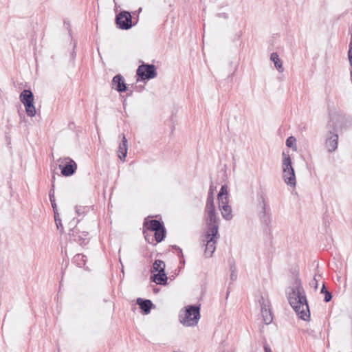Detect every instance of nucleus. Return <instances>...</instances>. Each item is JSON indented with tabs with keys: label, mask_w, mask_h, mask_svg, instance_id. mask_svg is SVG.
<instances>
[{
	"label": "nucleus",
	"mask_w": 352,
	"mask_h": 352,
	"mask_svg": "<svg viewBox=\"0 0 352 352\" xmlns=\"http://www.w3.org/2000/svg\"><path fill=\"white\" fill-rule=\"evenodd\" d=\"M289 289L288 300L290 305L300 318L305 321L308 320L310 318L309 308L301 280L298 276L295 278L293 285Z\"/></svg>",
	"instance_id": "f257e3e1"
},
{
	"label": "nucleus",
	"mask_w": 352,
	"mask_h": 352,
	"mask_svg": "<svg viewBox=\"0 0 352 352\" xmlns=\"http://www.w3.org/2000/svg\"><path fill=\"white\" fill-rule=\"evenodd\" d=\"M344 118L339 114L330 115V120L327 124L325 135V147L328 152L335 151L338 148V132L344 126Z\"/></svg>",
	"instance_id": "f03ea898"
},
{
	"label": "nucleus",
	"mask_w": 352,
	"mask_h": 352,
	"mask_svg": "<svg viewBox=\"0 0 352 352\" xmlns=\"http://www.w3.org/2000/svg\"><path fill=\"white\" fill-rule=\"evenodd\" d=\"M283 178L285 182L291 187H295L296 184L295 171L292 166V159L289 154L283 152Z\"/></svg>",
	"instance_id": "7ed1b4c3"
},
{
	"label": "nucleus",
	"mask_w": 352,
	"mask_h": 352,
	"mask_svg": "<svg viewBox=\"0 0 352 352\" xmlns=\"http://www.w3.org/2000/svg\"><path fill=\"white\" fill-rule=\"evenodd\" d=\"M200 319V305H188L186 307L184 316H180V322L184 326H195Z\"/></svg>",
	"instance_id": "20e7f679"
},
{
	"label": "nucleus",
	"mask_w": 352,
	"mask_h": 352,
	"mask_svg": "<svg viewBox=\"0 0 352 352\" xmlns=\"http://www.w3.org/2000/svg\"><path fill=\"white\" fill-rule=\"evenodd\" d=\"M205 219L207 226V233L210 235L218 234L220 219L217 216L215 208H205Z\"/></svg>",
	"instance_id": "39448f33"
},
{
	"label": "nucleus",
	"mask_w": 352,
	"mask_h": 352,
	"mask_svg": "<svg viewBox=\"0 0 352 352\" xmlns=\"http://www.w3.org/2000/svg\"><path fill=\"white\" fill-rule=\"evenodd\" d=\"M257 203L260 210L258 212V217L262 222L268 226L272 222L270 216V209L267 204L266 197L263 192H258L257 194Z\"/></svg>",
	"instance_id": "423d86ee"
},
{
	"label": "nucleus",
	"mask_w": 352,
	"mask_h": 352,
	"mask_svg": "<svg viewBox=\"0 0 352 352\" xmlns=\"http://www.w3.org/2000/svg\"><path fill=\"white\" fill-rule=\"evenodd\" d=\"M20 101L25 107V112L30 117L36 115V108L34 104V96L30 89H24L20 94Z\"/></svg>",
	"instance_id": "0eeeda50"
},
{
	"label": "nucleus",
	"mask_w": 352,
	"mask_h": 352,
	"mask_svg": "<svg viewBox=\"0 0 352 352\" xmlns=\"http://www.w3.org/2000/svg\"><path fill=\"white\" fill-rule=\"evenodd\" d=\"M157 74L156 67L153 64L143 63L138 66L136 71V75L142 81L153 79L157 76Z\"/></svg>",
	"instance_id": "6e6552de"
},
{
	"label": "nucleus",
	"mask_w": 352,
	"mask_h": 352,
	"mask_svg": "<svg viewBox=\"0 0 352 352\" xmlns=\"http://www.w3.org/2000/svg\"><path fill=\"white\" fill-rule=\"evenodd\" d=\"M219 238V234L210 235V233L206 232L204 235V239H203L204 242H206L205 244V250L204 255L206 258H210L212 256L214 252L216 249V239Z\"/></svg>",
	"instance_id": "1a4fd4ad"
},
{
	"label": "nucleus",
	"mask_w": 352,
	"mask_h": 352,
	"mask_svg": "<svg viewBox=\"0 0 352 352\" xmlns=\"http://www.w3.org/2000/svg\"><path fill=\"white\" fill-rule=\"evenodd\" d=\"M131 15L129 12L122 11L116 18V23L117 26L122 30H129L133 25L132 23Z\"/></svg>",
	"instance_id": "9d476101"
},
{
	"label": "nucleus",
	"mask_w": 352,
	"mask_h": 352,
	"mask_svg": "<svg viewBox=\"0 0 352 352\" xmlns=\"http://www.w3.org/2000/svg\"><path fill=\"white\" fill-rule=\"evenodd\" d=\"M261 306V312L263 322L265 324H270L273 320V316L270 308V302L266 300L263 296H261L258 300Z\"/></svg>",
	"instance_id": "9b49d317"
},
{
	"label": "nucleus",
	"mask_w": 352,
	"mask_h": 352,
	"mask_svg": "<svg viewBox=\"0 0 352 352\" xmlns=\"http://www.w3.org/2000/svg\"><path fill=\"white\" fill-rule=\"evenodd\" d=\"M64 161L65 162L64 164H62L59 165L61 174L65 177L73 175L77 169L76 163L69 157L65 158Z\"/></svg>",
	"instance_id": "f8f14e48"
},
{
	"label": "nucleus",
	"mask_w": 352,
	"mask_h": 352,
	"mask_svg": "<svg viewBox=\"0 0 352 352\" xmlns=\"http://www.w3.org/2000/svg\"><path fill=\"white\" fill-rule=\"evenodd\" d=\"M219 208L223 218L227 221L232 219V208L228 204V199L218 201Z\"/></svg>",
	"instance_id": "ddd939ff"
},
{
	"label": "nucleus",
	"mask_w": 352,
	"mask_h": 352,
	"mask_svg": "<svg viewBox=\"0 0 352 352\" xmlns=\"http://www.w3.org/2000/svg\"><path fill=\"white\" fill-rule=\"evenodd\" d=\"M112 87L120 93L124 92L127 89L124 78L120 74H117L113 78Z\"/></svg>",
	"instance_id": "4468645a"
},
{
	"label": "nucleus",
	"mask_w": 352,
	"mask_h": 352,
	"mask_svg": "<svg viewBox=\"0 0 352 352\" xmlns=\"http://www.w3.org/2000/svg\"><path fill=\"white\" fill-rule=\"evenodd\" d=\"M128 151V144L127 140L124 134H122V138L121 142L118 146V155L120 160L122 162L125 161V158L126 157Z\"/></svg>",
	"instance_id": "2eb2a0df"
},
{
	"label": "nucleus",
	"mask_w": 352,
	"mask_h": 352,
	"mask_svg": "<svg viewBox=\"0 0 352 352\" xmlns=\"http://www.w3.org/2000/svg\"><path fill=\"white\" fill-rule=\"evenodd\" d=\"M136 302L144 314H148L153 307L152 301L148 299L138 298Z\"/></svg>",
	"instance_id": "dca6fc26"
},
{
	"label": "nucleus",
	"mask_w": 352,
	"mask_h": 352,
	"mask_svg": "<svg viewBox=\"0 0 352 352\" xmlns=\"http://www.w3.org/2000/svg\"><path fill=\"white\" fill-rule=\"evenodd\" d=\"M144 226L151 231H157V230H162V228L164 227V223L157 219H153L148 222L145 220L144 222Z\"/></svg>",
	"instance_id": "f3484780"
},
{
	"label": "nucleus",
	"mask_w": 352,
	"mask_h": 352,
	"mask_svg": "<svg viewBox=\"0 0 352 352\" xmlns=\"http://www.w3.org/2000/svg\"><path fill=\"white\" fill-rule=\"evenodd\" d=\"M151 279L159 285H166L167 284V276L165 271H161V272L153 274L151 276Z\"/></svg>",
	"instance_id": "a211bd4d"
},
{
	"label": "nucleus",
	"mask_w": 352,
	"mask_h": 352,
	"mask_svg": "<svg viewBox=\"0 0 352 352\" xmlns=\"http://www.w3.org/2000/svg\"><path fill=\"white\" fill-rule=\"evenodd\" d=\"M270 60L274 63L275 67L279 72H283L282 61L279 58V56L276 52H273L270 55Z\"/></svg>",
	"instance_id": "6ab92c4d"
},
{
	"label": "nucleus",
	"mask_w": 352,
	"mask_h": 352,
	"mask_svg": "<svg viewBox=\"0 0 352 352\" xmlns=\"http://www.w3.org/2000/svg\"><path fill=\"white\" fill-rule=\"evenodd\" d=\"M73 263L80 267H84L86 263V256L82 254H76L73 258Z\"/></svg>",
	"instance_id": "aec40b11"
},
{
	"label": "nucleus",
	"mask_w": 352,
	"mask_h": 352,
	"mask_svg": "<svg viewBox=\"0 0 352 352\" xmlns=\"http://www.w3.org/2000/svg\"><path fill=\"white\" fill-rule=\"evenodd\" d=\"M165 263L161 260H156L152 267L151 272H161V271H165Z\"/></svg>",
	"instance_id": "412c9836"
},
{
	"label": "nucleus",
	"mask_w": 352,
	"mask_h": 352,
	"mask_svg": "<svg viewBox=\"0 0 352 352\" xmlns=\"http://www.w3.org/2000/svg\"><path fill=\"white\" fill-rule=\"evenodd\" d=\"M228 186L226 185H223L220 189L219 192L218 193V195H217L218 201L228 199Z\"/></svg>",
	"instance_id": "4be33fe9"
},
{
	"label": "nucleus",
	"mask_w": 352,
	"mask_h": 352,
	"mask_svg": "<svg viewBox=\"0 0 352 352\" xmlns=\"http://www.w3.org/2000/svg\"><path fill=\"white\" fill-rule=\"evenodd\" d=\"M154 232H155V239L157 243L162 242L166 237V229L164 227L162 228V230L160 229V230H157V231H154Z\"/></svg>",
	"instance_id": "5701e85b"
},
{
	"label": "nucleus",
	"mask_w": 352,
	"mask_h": 352,
	"mask_svg": "<svg viewBox=\"0 0 352 352\" xmlns=\"http://www.w3.org/2000/svg\"><path fill=\"white\" fill-rule=\"evenodd\" d=\"M54 181H52V188H54ZM49 195H50V202L52 204V207L54 212L55 210L57 211V206H56V201H55L54 190L53 188H52L50 190Z\"/></svg>",
	"instance_id": "b1692460"
},
{
	"label": "nucleus",
	"mask_w": 352,
	"mask_h": 352,
	"mask_svg": "<svg viewBox=\"0 0 352 352\" xmlns=\"http://www.w3.org/2000/svg\"><path fill=\"white\" fill-rule=\"evenodd\" d=\"M320 292H321L322 294H324V302H328L331 301V300L332 299V294H331V292H329L327 289V288H326V287H325L324 284H323V285H322V289H321Z\"/></svg>",
	"instance_id": "393cba45"
},
{
	"label": "nucleus",
	"mask_w": 352,
	"mask_h": 352,
	"mask_svg": "<svg viewBox=\"0 0 352 352\" xmlns=\"http://www.w3.org/2000/svg\"><path fill=\"white\" fill-rule=\"evenodd\" d=\"M215 208L214 204V198H213L212 191L208 193L205 208Z\"/></svg>",
	"instance_id": "a878e982"
},
{
	"label": "nucleus",
	"mask_w": 352,
	"mask_h": 352,
	"mask_svg": "<svg viewBox=\"0 0 352 352\" xmlns=\"http://www.w3.org/2000/svg\"><path fill=\"white\" fill-rule=\"evenodd\" d=\"M54 220H55V222H56V225L57 229L59 230L60 232H62L63 230V226L62 223H61V219L59 217V214L56 210L54 212Z\"/></svg>",
	"instance_id": "bb28decb"
},
{
	"label": "nucleus",
	"mask_w": 352,
	"mask_h": 352,
	"mask_svg": "<svg viewBox=\"0 0 352 352\" xmlns=\"http://www.w3.org/2000/svg\"><path fill=\"white\" fill-rule=\"evenodd\" d=\"M295 142H296V138L293 136H290L286 140V146L287 147L291 148L294 146Z\"/></svg>",
	"instance_id": "cd10ccee"
},
{
	"label": "nucleus",
	"mask_w": 352,
	"mask_h": 352,
	"mask_svg": "<svg viewBox=\"0 0 352 352\" xmlns=\"http://www.w3.org/2000/svg\"><path fill=\"white\" fill-rule=\"evenodd\" d=\"M321 276L320 275H318V277H320ZM318 276L316 274L314 277V279L312 280V282L311 283V286L315 289H317L318 287Z\"/></svg>",
	"instance_id": "c85d7f7f"
},
{
	"label": "nucleus",
	"mask_w": 352,
	"mask_h": 352,
	"mask_svg": "<svg viewBox=\"0 0 352 352\" xmlns=\"http://www.w3.org/2000/svg\"><path fill=\"white\" fill-rule=\"evenodd\" d=\"M230 279L234 280L236 279V274H235L234 269L231 267Z\"/></svg>",
	"instance_id": "c756f323"
},
{
	"label": "nucleus",
	"mask_w": 352,
	"mask_h": 352,
	"mask_svg": "<svg viewBox=\"0 0 352 352\" xmlns=\"http://www.w3.org/2000/svg\"><path fill=\"white\" fill-rule=\"evenodd\" d=\"M217 16L220 17V18H223L225 19H228V14L227 13H225V12L217 14Z\"/></svg>",
	"instance_id": "7c9ffc66"
},
{
	"label": "nucleus",
	"mask_w": 352,
	"mask_h": 352,
	"mask_svg": "<svg viewBox=\"0 0 352 352\" xmlns=\"http://www.w3.org/2000/svg\"><path fill=\"white\" fill-rule=\"evenodd\" d=\"M172 248L173 249L177 250L179 251V254H178L179 256H183L182 249L179 246H177L176 245H172Z\"/></svg>",
	"instance_id": "2f4dec72"
},
{
	"label": "nucleus",
	"mask_w": 352,
	"mask_h": 352,
	"mask_svg": "<svg viewBox=\"0 0 352 352\" xmlns=\"http://www.w3.org/2000/svg\"><path fill=\"white\" fill-rule=\"evenodd\" d=\"M263 349H264L265 352H272L270 346L267 343L264 344Z\"/></svg>",
	"instance_id": "473e14b6"
},
{
	"label": "nucleus",
	"mask_w": 352,
	"mask_h": 352,
	"mask_svg": "<svg viewBox=\"0 0 352 352\" xmlns=\"http://www.w3.org/2000/svg\"><path fill=\"white\" fill-rule=\"evenodd\" d=\"M349 60L351 66V71H352V54H348Z\"/></svg>",
	"instance_id": "72a5a7b5"
},
{
	"label": "nucleus",
	"mask_w": 352,
	"mask_h": 352,
	"mask_svg": "<svg viewBox=\"0 0 352 352\" xmlns=\"http://www.w3.org/2000/svg\"><path fill=\"white\" fill-rule=\"evenodd\" d=\"M80 210H81V208H76V213L80 214Z\"/></svg>",
	"instance_id": "f704fd0d"
},
{
	"label": "nucleus",
	"mask_w": 352,
	"mask_h": 352,
	"mask_svg": "<svg viewBox=\"0 0 352 352\" xmlns=\"http://www.w3.org/2000/svg\"><path fill=\"white\" fill-rule=\"evenodd\" d=\"M72 232H73V229H69V235L73 234Z\"/></svg>",
	"instance_id": "c9c22d12"
},
{
	"label": "nucleus",
	"mask_w": 352,
	"mask_h": 352,
	"mask_svg": "<svg viewBox=\"0 0 352 352\" xmlns=\"http://www.w3.org/2000/svg\"><path fill=\"white\" fill-rule=\"evenodd\" d=\"M74 223H75L74 222L73 223L72 221L69 222V225H71V226H73Z\"/></svg>",
	"instance_id": "e433bc0d"
}]
</instances>
